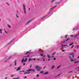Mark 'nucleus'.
Here are the masks:
<instances>
[{
    "label": "nucleus",
    "instance_id": "1",
    "mask_svg": "<svg viewBox=\"0 0 79 79\" xmlns=\"http://www.w3.org/2000/svg\"><path fill=\"white\" fill-rule=\"evenodd\" d=\"M27 72H25L23 73L24 74H30L31 72L29 71H32L33 72H34L35 70L34 69H29L26 70Z\"/></svg>",
    "mask_w": 79,
    "mask_h": 79
},
{
    "label": "nucleus",
    "instance_id": "2",
    "mask_svg": "<svg viewBox=\"0 0 79 79\" xmlns=\"http://www.w3.org/2000/svg\"><path fill=\"white\" fill-rule=\"evenodd\" d=\"M35 68L36 69V70L37 71H40V69H42V68L38 66H35Z\"/></svg>",
    "mask_w": 79,
    "mask_h": 79
},
{
    "label": "nucleus",
    "instance_id": "3",
    "mask_svg": "<svg viewBox=\"0 0 79 79\" xmlns=\"http://www.w3.org/2000/svg\"><path fill=\"white\" fill-rule=\"evenodd\" d=\"M23 10L24 13L25 14L26 13V6H25V5H23Z\"/></svg>",
    "mask_w": 79,
    "mask_h": 79
},
{
    "label": "nucleus",
    "instance_id": "4",
    "mask_svg": "<svg viewBox=\"0 0 79 79\" xmlns=\"http://www.w3.org/2000/svg\"><path fill=\"white\" fill-rule=\"evenodd\" d=\"M12 57V56H10L9 57H6V58H5V59H6V60L4 61V63H6V61H7V60H10V59Z\"/></svg>",
    "mask_w": 79,
    "mask_h": 79
},
{
    "label": "nucleus",
    "instance_id": "5",
    "mask_svg": "<svg viewBox=\"0 0 79 79\" xmlns=\"http://www.w3.org/2000/svg\"><path fill=\"white\" fill-rule=\"evenodd\" d=\"M69 58L70 59L71 61H75L76 60V59H75L73 60V59H72V58H71V56H69Z\"/></svg>",
    "mask_w": 79,
    "mask_h": 79
},
{
    "label": "nucleus",
    "instance_id": "6",
    "mask_svg": "<svg viewBox=\"0 0 79 79\" xmlns=\"http://www.w3.org/2000/svg\"><path fill=\"white\" fill-rule=\"evenodd\" d=\"M21 66L19 67L17 69L16 71H19V70H21Z\"/></svg>",
    "mask_w": 79,
    "mask_h": 79
},
{
    "label": "nucleus",
    "instance_id": "7",
    "mask_svg": "<svg viewBox=\"0 0 79 79\" xmlns=\"http://www.w3.org/2000/svg\"><path fill=\"white\" fill-rule=\"evenodd\" d=\"M66 46H68V45H65L63 46H61V48H64V47H66Z\"/></svg>",
    "mask_w": 79,
    "mask_h": 79
},
{
    "label": "nucleus",
    "instance_id": "8",
    "mask_svg": "<svg viewBox=\"0 0 79 79\" xmlns=\"http://www.w3.org/2000/svg\"><path fill=\"white\" fill-rule=\"evenodd\" d=\"M20 72H21L20 73V74H23V72H24V71L23 70V71H20Z\"/></svg>",
    "mask_w": 79,
    "mask_h": 79
},
{
    "label": "nucleus",
    "instance_id": "9",
    "mask_svg": "<svg viewBox=\"0 0 79 79\" xmlns=\"http://www.w3.org/2000/svg\"><path fill=\"white\" fill-rule=\"evenodd\" d=\"M17 13L16 14V17H17V18H18V11H17Z\"/></svg>",
    "mask_w": 79,
    "mask_h": 79
},
{
    "label": "nucleus",
    "instance_id": "10",
    "mask_svg": "<svg viewBox=\"0 0 79 79\" xmlns=\"http://www.w3.org/2000/svg\"><path fill=\"white\" fill-rule=\"evenodd\" d=\"M47 57L48 58H50V55H47Z\"/></svg>",
    "mask_w": 79,
    "mask_h": 79
},
{
    "label": "nucleus",
    "instance_id": "11",
    "mask_svg": "<svg viewBox=\"0 0 79 79\" xmlns=\"http://www.w3.org/2000/svg\"><path fill=\"white\" fill-rule=\"evenodd\" d=\"M29 22H31V20H29L27 23H26L25 25H27Z\"/></svg>",
    "mask_w": 79,
    "mask_h": 79
},
{
    "label": "nucleus",
    "instance_id": "12",
    "mask_svg": "<svg viewBox=\"0 0 79 79\" xmlns=\"http://www.w3.org/2000/svg\"><path fill=\"white\" fill-rule=\"evenodd\" d=\"M48 73V72H46L44 73V74L47 75Z\"/></svg>",
    "mask_w": 79,
    "mask_h": 79
},
{
    "label": "nucleus",
    "instance_id": "13",
    "mask_svg": "<svg viewBox=\"0 0 79 79\" xmlns=\"http://www.w3.org/2000/svg\"><path fill=\"white\" fill-rule=\"evenodd\" d=\"M61 65H60L59 66H58L57 67V69H59V68H60V67H61Z\"/></svg>",
    "mask_w": 79,
    "mask_h": 79
},
{
    "label": "nucleus",
    "instance_id": "14",
    "mask_svg": "<svg viewBox=\"0 0 79 79\" xmlns=\"http://www.w3.org/2000/svg\"><path fill=\"white\" fill-rule=\"evenodd\" d=\"M73 44H74V43H71L70 44H69V45L70 46V45H73Z\"/></svg>",
    "mask_w": 79,
    "mask_h": 79
},
{
    "label": "nucleus",
    "instance_id": "15",
    "mask_svg": "<svg viewBox=\"0 0 79 79\" xmlns=\"http://www.w3.org/2000/svg\"><path fill=\"white\" fill-rule=\"evenodd\" d=\"M0 33H2V29H0Z\"/></svg>",
    "mask_w": 79,
    "mask_h": 79
},
{
    "label": "nucleus",
    "instance_id": "16",
    "mask_svg": "<svg viewBox=\"0 0 79 79\" xmlns=\"http://www.w3.org/2000/svg\"><path fill=\"white\" fill-rule=\"evenodd\" d=\"M40 73H41L42 74L44 73V71H42L40 72Z\"/></svg>",
    "mask_w": 79,
    "mask_h": 79
},
{
    "label": "nucleus",
    "instance_id": "17",
    "mask_svg": "<svg viewBox=\"0 0 79 79\" xmlns=\"http://www.w3.org/2000/svg\"><path fill=\"white\" fill-rule=\"evenodd\" d=\"M55 67V65H53L52 68V69H53V68H54Z\"/></svg>",
    "mask_w": 79,
    "mask_h": 79
},
{
    "label": "nucleus",
    "instance_id": "18",
    "mask_svg": "<svg viewBox=\"0 0 79 79\" xmlns=\"http://www.w3.org/2000/svg\"><path fill=\"white\" fill-rule=\"evenodd\" d=\"M24 58L22 60V63H23V62L24 61Z\"/></svg>",
    "mask_w": 79,
    "mask_h": 79
},
{
    "label": "nucleus",
    "instance_id": "19",
    "mask_svg": "<svg viewBox=\"0 0 79 79\" xmlns=\"http://www.w3.org/2000/svg\"><path fill=\"white\" fill-rule=\"evenodd\" d=\"M15 65L16 66V60L15 62Z\"/></svg>",
    "mask_w": 79,
    "mask_h": 79
},
{
    "label": "nucleus",
    "instance_id": "20",
    "mask_svg": "<svg viewBox=\"0 0 79 79\" xmlns=\"http://www.w3.org/2000/svg\"><path fill=\"white\" fill-rule=\"evenodd\" d=\"M40 55L41 56H44V54H40Z\"/></svg>",
    "mask_w": 79,
    "mask_h": 79
},
{
    "label": "nucleus",
    "instance_id": "21",
    "mask_svg": "<svg viewBox=\"0 0 79 79\" xmlns=\"http://www.w3.org/2000/svg\"><path fill=\"white\" fill-rule=\"evenodd\" d=\"M27 59H25V60L24 61V62H26L27 61Z\"/></svg>",
    "mask_w": 79,
    "mask_h": 79
},
{
    "label": "nucleus",
    "instance_id": "22",
    "mask_svg": "<svg viewBox=\"0 0 79 79\" xmlns=\"http://www.w3.org/2000/svg\"><path fill=\"white\" fill-rule=\"evenodd\" d=\"M78 35H79V34H78L77 35H75L74 36V37H77V36H78Z\"/></svg>",
    "mask_w": 79,
    "mask_h": 79
},
{
    "label": "nucleus",
    "instance_id": "23",
    "mask_svg": "<svg viewBox=\"0 0 79 79\" xmlns=\"http://www.w3.org/2000/svg\"><path fill=\"white\" fill-rule=\"evenodd\" d=\"M55 0H52L51 1V3H53V2L54 1H55Z\"/></svg>",
    "mask_w": 79,
    "mask_h": 79
},
{
    "label": "nucleus",
    "instance_id": "24",
    "mask_svg": "<svg viewBox=\"0 0 79 79\" xmlns=\"http://www.w3.org/2000/svg\"><path fill=\"white\" fill-rule=\"evenodd\" d=\"M77 48H79V45H77Z\"/></svg>",
    "mask_w": 79,
    "mask_h": 79
},
{
    "label": "nucleus",
    "instance_id": "25",
    "mask_svg": "<svg viewBox=\"0 0 79 79\" xmlns=\"http://www.w3.org/2000/svg\"><path fill=\"white\" fill-rule=\"evenodd\" d=\"M67 37H68V35H66L65 36V38H67Z\"/></svg>",
    "mask_w": 79,
    "mask_h": 79
},
{
    "label": "nucleus",
    "instance_id": "26",
    "mask_svg": "<svg viewBox=\"0 0 79 79\" xmlns=\"http://www.w3.org/2000/svg\"><path fill=\"white\" fill-rule=\"evenodd\" d=\"M19 78L18 77V78H13V79H19Z\"/></svg>",
    "mask_w": 79,
    "mask_h": 79
},
{
    "label": "nucleus",
    "instance_id": "27",
    "mask_svg": "<svg viewBox=\"0 0 79 79\" xmlns=\"http://www.w3.org/2000/svg\"><path fill=\"white\" fill-rule=\"evenodd\" d=\"M55 7H56V6L53 7L52 8H51V9H53V8H55Z\"/></svg>",
    "mask_w": 79,
    "mask_h": 79
},
{
    "label": "nucleus",
    "instance_id": "28",
    "mask_svg": "<svg viewBox=\"0 0 79 79\" xmlns=\"http://www.w3.org/2000/svg\"><path fill=\"white\" fill-rule=\"evenodd\" d=\"M8 27L9 28H11V27H10V25H8Z\"/></svg>",
    "mask_w": 79,
    "mask_h": 79
},
{
    "label": "nucleus",
    "instance_id": "29",
    "mask_svg": "<svg viewBox=\"0 0 79 79\" xmlns=\"http://www.w3.org/2000/svg\"><path fill=\"white\" fill-rule=\"evenodd\" d=\"M74 45H73L72 46V47H71V48H73L74 47Z\"/></svg>",
    "mask_w": 79,
    "mask_h": 79
},
{
    "label": "nucleus",
    "instance_id": "30",
    "mask_svg": "<svg viewBox=\"0 0 79 79\" xmlns=\"http://www.w3.org/2000/svg\"><path fill=\"white\" fill-rule=\"evenodd\" d=\"M4 31H5V33L6 34H7V32H6V31H5V30L4 29Z\"/></svg>",
    "mask_w": 79,
    "mask_h": 79
},
{
    "label": "nucleus",
    "instance_id": "31",
    "mask_svg": "<svg viewBox=\"0 0 79 79\" xmlns=\"http://www.w3.org/2000/svg\"><path fill=\"white\" fill-rule=\"evenodd\" d=\"M73 36H74L73 35H70V37H73Z\"/></svg>",
    "mask_w": 79,
    "mask_h": 79
},
{
    "label": "nucleus",
    "instance_id": "32",
    "mask_svg": "<svg viewBox=\"0 0 79 79\" xmlns=\"http://www.w3.org/2000/svg\"><path fill=\"white\" fill-rule=\"evenodd\" d=\"M55 54H56V52H54L53 54H52V55H54Z\"/></svg>",
    "mask_w": 79,
    "mask_h": 79
},
{
    "label": "nucleus",
    "instance_id": "33",
    "mask_svg": "<svg viewBox=\"0 0 79 79\" xmlns=\"http://www.w3.org/2000/svg\"><path fill=\"white\" fill-rule=\"evenodd\" d=\"M69 39V38H68L66 40H65V41H68Z\"/></svg>",
    "mask_w": 79,
    "mask_h": 79
},
{
    "label": "nucleus",
    "instance_id": "34",
    "mask_svg": "<svg viewBox=\"0 0 79 79\" xmlns=\"http://www.w3.org/2000/svg\"><path fill=\"white\" fill-rule=\"evenodd\" d=\"M24 79H26V78H27V77L25 76L24 77Z\"/></svg>",
    "mask_w": 79,
    "mask_h": 79
},
{
    "label": "nucleus",
    "instance_id": "35",
    "mask_svg": "<svg viewBox=\"0 0 79 79\" xmlns=\"http://www.w3.org/2000/svg\"><path fill=\"white\" fill-rule=\"evenodd\" d=\"M78 62H79V61H76V62H74V63H78Z\"/></svg>",
    "mask_w": 79,
    "mask_h": 79
},
{
    "label": "nucleus",
    "instance_id": "36",
    "mask_svg": "<svg viewBox=\"0 0 79 79\" xmlns=\"http://www.w3.org/2000/svg\"><path fill=\"white\" fill-rule=\"evenodd\" d=\"M31 59L30 58L29 59V61H31Z\"/></svg>",
    "mask_w": 79,
    "mask_h": 79
},
{
    "label": "nucleus",
    "instance_id": "37",
    "mask_svg": "<svg viewBox=\"0 0 79 79\" xmlns=\"http://www.w3.org/2000/svg\"><path fill=\"white\" fill-rule=\"evenodd\" d=\"M73 54H74V53H72V54H70L69 55H73Z\"/></svg>",
    "mask_w": 79,
    "mask_h": 79
},
{
    "label": "nucleus",
    "instance_id": "38",
    "mask_svg": "<svg viewBox=\"0 0 79 79\" xmlns=\"http://www.w3.org/2000/svg\"><path fill=\"white\" fill-rule=\"evenodd\" d=\"M72 72H73V71H71L70 72H69L68 73H72Z\"/></svg>",
    "mask_w": 79,
    "mask_h": 79
},
{
    "label": "nucleus",
    "instance_id": "39",
    "mask_svg": "<svg viewBox=\"0 0 79 79\" xmlns=\"http://www.w3.org/2000/svg\"><path fill=\"white\" fill-rule=\"evenodd\" d=\"M14 75H11V77H13V76H14Z\"/></svg>",
    "mask_w": 79,
    "mask_h": 79
},
{
    "label": "nucleus",
    "instance_id": "40",
    "mask_svg": "<svg viewBox=\"0 0 79 79\" xmlns=\"http://www.w3.org/2000/svg\"><path fill=\"white\" fill-rule=\"evenodd\" d=\"M11 64H10L9 65V67H11Z\"/></svg>",
    "mask_w": 79,
    "mask_h": 79
},
{
    "label": "nucleus",
    "instance_id": "41",
    "mask_svg": "<svg viewBox=\"0 0 79 79\" xmlns=\"http://www.w3.org/2000/svg\"><path fill=\"white\" fill-rule=\"evenodd\" d=\"M45 68H46V66H44V69H45Z\"/></svg>",
    "mask_w": 79,
    "mask_h": 79
},
{
    "label": "nucleus",
    "instance_id": "42",
    "mask_svg": "<svg viewBox=\"0 0 79 79\" xmlns=\"http://www.w3.org/2000/svg\"><path fill=\"white\" fill-rule=\"evenodd\" d=\"M31 66H32V64H31L30 66V68H31Z\"/></svg>",
    "mask_w": 79,
    "mask_h": 79
},
{
    "label": "nucleus",
    "instance_id": "43",
    "mask_svg": "<svg viewBox=\"0 0 79 79\" xmlns=\"http://www.w3.org/2000/svg\"><path fill=\"white\" fill-rule=\"evenodd\" d=\"M25 64H25V63H24L23 64V66H25Z\"/></svg>",
    "mask_w": 79,
    "mask_h": 79
},
{
    "label": "nucleus",
    "instance_id": "44",
    "mask_svg": "<svg viewBox=\"0 0 79 79\" xmlns=\"http://www.w3.org/2000/svg\"><path fill=\"white\" fill-rule=\"evenodd\" d=\"M28 53V52H27L25 54H27Z\"/></svg>",
    "mask_w": 79,
    "mask_h": 79
},
{
    "label": "nucleus",
    "instance_id": "45",
    "mask_svg": "<svg viewBox=\"0 0 79 79\" xmlns=\"http://www.w3.org/2000/svg\"><path fill=\"white\" fill-rule=\"evenodd\" d=\"M62 52H64L65 51V50H62Z\"/></svg>",
    "mask_w": 79,
    "mask_h": 79
},
{
    "label": "nucleus",
    "instance_id": "46",
    "mask_svg": "<svg viewBox=\"0 0 79 79\" xmlns=\"http://www.w3.org/2000/svg\"><path fill=\"white\" fill-rule=\"evenodd\" d=\"M37 77H39V75L37 74Z\"/></svg>",
    "mask_w": 79,
    "mask_h": 79
},
{
    "label": "nucleus",
    "instance_id": "47",
    "mask_svg": "<svg viewBox=\"0 0 79 79\" xmlns=\"http://www.w3.org/2000/svg\"><path fill=\"white\" fill-rule=\"evenodd\" d=\"M13 42V41H10V43H9L8 44H10V43H11V42Z\"/></svg>",
    "mask_w": 79,
    "mask_h": 79
},
{
    "label": "nucleus",
    "instance_id": "48",
    "mask_svg": "<svg viewBox=\"0 0 79 79\" xmlns=\"http://www.w3.org/2000/svg\"><path fill=\"white\" fill-rule=\"evenodd\" d=\"M72 56L73 58H74V55H72Z\"/></svg>",
    "mask_w": 79,
    "mask_h": 79
},
{
    "label": "nucleus",
    "instance_id": "49",
    "mask_svg": "<svg viewBox=\"0 0 79 79\" xmlns=\"http://www.w3.org/2000/svg\"><path fill=\"white\" fill-rule=\"evenodd\" d=\"M65 42V41H64L62 43V44H63V43H64Z\"/></svg>",
    "mask_w": 79,
    "mask_h": 79
},
{
    "label": "nucleus",
    "instance_id": "50",
    "mask_svg": "<svg viewBox=\"0 0 79 79\" xmlns=\"http://www.w3.org/2000/svg\"><path fill=\"white\" fill-rule=\"evenodd\" d=\"M43 61H45V60L44 59V60H43Z\"/></svg>",
    "mask_w": 79,
    "mask_h": 79
},
{
    "label": "nucleus",
    "instance_id": "51",
    "mask_svg": "<svg viewBox=\"0 0 79 79\" xmlns=\"http://www.w3.org/2000/svg\"><path fill=\"white\" fill-rule=\"evenodd\" d=\"M31 10V8H29V11H30V10Z\"/></svg>",
    "mask_w": 79,
    "mask_h": 79
},
{
    "label": "nucleus",
    "instance_id": "52",
    "mask_svg": "<svg viewBox=\"0 0 79 79\" xmlns=\"http://www.w3.org/2000/svg\"><path fill=\"white\" fill-rule=\"evenodd\" d=\"M56 60V58H54V60Z\"/></svg>",
    "mask_w": 79,
    "mask_h": 79
},
{
    "label": "nucleus",
    "instance_id": "53",
    "mask_svg": "<svg viewBox=\"0 0 79 79\" xmlns=\"http://www.w3.org/2000/svg\"><path fill=\"white\" fill-rule=\"evenodd\" d=\"M56 3H58V4L60 3V2H57Z\"/></svg>",
    "mask_w": 79,
    "mask_h": 79
},
{
    "label": "nucleus",
    "instance_id": "54",
    "mask_svg": "<svg viewBox=\"0 0 79 79\" xmlns=\"http://www.w3.org/2000/svg\"><path fill=\"white\" fill-rule=\"evenodd\" d=\"M33 60H34V61H35V59H34Z\"/></svg>",
    "mask_w": 79,
    "mask_h": 79
},
{
    "label": "nucleus",
    "instance_id": "55",
    "mask_svg": "<svg viewBox=\"0 0 79 79\" xmlns=\"http://www.w3.org/2000/svg\"><path fill=\"white\" fill-rule=\"evenodd\" d=\"M2 21V19H1L0 18V21Z\"/></svg>",
    "mask_w": 79,
    "mask_h": 79
},
{
    "label": "nucleus",
    "instance_id": "56",
    "mask_svg": "<svg viewBox=\"0 0 79 79\" xmlns=\"http://www.w3.org/2000/svg\"><path fill=\"white\" fill-rule=\"evenodd\" d=\"M5 79H7V77H6L5 78Z\"/></svg>",
    "mask_w": 79,
    "mask_h": 79
},
{
    "label": "nucleus",
    "instance_id": "57",
    "mask_svg": "<svg viewBox=\"0 0 79 79\" xmlns=\"http://www.w3.org/2000/svg\"><path fill=\"white\" fill-rule=\"evenodd\" d=\"M77 58H79V56H78L77 57Z\"/></svg>",
    "mask_w": 79,
    "mask_h": 79
},
{
    "label": "nucleus",
    "instance_id": "58",
    "mask_svg": "<svg viewBox=\"0 0 79 79\" xmlns=\"http://www.w3.org/2000/svg\"><path fill=\"white\" fill-rule=\"evenodd\" d=\"M50 59H48V61H50Z\"/></svg>",
    "mask_w": 79,
    "mask_h": 79
},
{
    "label": "nucleus",
    "instance_id": "59",
    "mask_svg": "<svg viewBox=\"0 0 79 79\" xmlns=\"http://www.w3.org/2000/svg\"><path fill=\"white\" fill-rule=\"evenodd\" d=\"M51 57H54V56H51Z\"/></svg>",
    "mask_w": 79,
    "mask_h": 79
},
{
    "label": "nucleus",
    "instance_id": "60",
    "mask_svg": "<svg viewBox=\"0 0 79 79\" xmlns=\"http://www.w3.org/2000/svg\"><path fill=\"white\" fill-rule=\"evenodd\" d=\"M38 61H39V60H40L39 59H38Z\"/></svg>",
    "mask_w": 79,
    "mask_h": 79
},
{
    "label": "nucleus",
    "instance_id": "61",
    "mask_svg": "<svg viewBox=\"0 0 79 79\" xmlns=\"http://www.w3.org/2000/svg\"><path fill=\"white\" fill-rule=\"evenodd\" d=\"M60 76V75H58L57 76Z\"/></svg>",
    "mask_w": 79,
    "mask_h": 79
},
{
    "label": "nucleus",
    "instance_id": "62",
    "mask_svg": "<svg viewBox=\"0 0 79 79\" xmlns=\"http://www.w3.org/2000/svg\"><path fill=\"white\" fill-rule=\"evenodd\" d=\"M7 4L8 5H9V4L8 3H7Z\"/></svg>",
    "mask_w": 79,
    "mask_h": 79
},
{
    "label": "nucleus",
    "instance_id": "63",
    "mask_svg": "<svg viewBox=\"0 0 79 79\" xmlns=\"http://www.w3.org/2000/svg\"><path fill=\"white\" fill-rule=\"evenodd\" d=\"M41 59H44V58H42Z\"/></svg>",
    "mask_w": 79,
    "mask_h": 79
},
{
    "label": "nucleus",
    "instance_id": "64",
    "mask_svg": "<svg viewBox=\"0 0 79 79\" xmlns=\"http://www.w3.org/2000/svg\"><path fill=\"white\" fill-rule=\"evenodd\" d=\"M44 57H45V56H44Z\"/></svg>",
    "mask_w": 79,
    "mask_h": 79
}]
</instances>
